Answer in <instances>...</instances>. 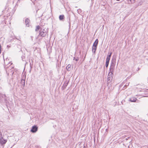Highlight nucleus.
I'll list each match as a JSON object with an SVG mask.
<instances>
[{
  "label": "nucleus",
  "mask_w": 148,
  "mask_h": 148,
  "mask_svg": "<svg viewBox=\"0 0 148 148\" xmlns=\"http://www.w3.org/2000/svg\"><path fill=\"white\" fill-rule=\"evenodd\" d=\"M4 132H5V131L0 132V143L2 145L5 144L7 142V140L4 139L2 136V133Z\"/></svg>",
  "instance_id": "f257e3e1"
},
{
  "label": "nucleus",
  "mask_w": 148,
  "mask_h": 148,
  "mask_svg": "<svg viewBox=\"0 0 148 148\" xmlns=\"http://www.w3.org/2000/svg\"><path fill=\"white\" fill-rule=\"evenodd\" d=\"M6 96L5 95L0 93V103H2L6 101Z\"/></svg>",
  "instance_id": "f03ea898"
},
{
  "label": "nucleus",
  "mask_w": 148,
  "mask_h": 148,
  "mask_svg": "<svg viewBox=\"0 0 148 148\" xmlns=\"http://www.w3.org/2000/svg\"><path fill=\"white\" fill-rule=\"evenodd\" d=\"M48 31H45V32H43L42 31H40L39 36H40L42 37H45L47 34Z\"/></svg>",
  "instance_id": "7ed1b4c3"
},
{
  "label": "nucleus",
  "mask_w": 148,
  "mask_h": 148,
  "mask_svg": "<svg viewBox=\"0 0 148 148\" xmlns=\"http://www.w3.org/2000/svg\"><path fill=\"white\" fill-rule=\"evenodd\" d=\"M115 64L113 62H112L111 64V65L110 69V72H113L114 69Z\"/></svg>",
  "instance_id": "20e7f679"
},
{
  "label": "nucleus",
  "mask_w": 148,
  "mask_h": 148,
  "mask_svg": "<svg viewBox=\"0 0 148 148\" xmlns=\"http://www.w3.org/2000/svg\"><path fill=\"white\" fill-rule=\"evenodd\" d=\"M38 130V127L36 125L33 126L32 129L31 130V131L32 133L36 132Z\"/></svg>",
  "instance_id": "39448f33"
},
{
  "label": "nucleus",
  "mask_w": 148,
  "mask_h": 148,
  "mask_svg": "<svg viewBox=\"0 0 148 148\" xmlns=\"http://www.w3.org/2000/svg\"><path fill=\"white\" fill-rule=\"evenodd\" d=\"M137 100V99L134 97H132L130 99V101L131 102H135L136 100Z\"/></svg>",
  "instance_id": "423d86ee"
},
{
  "label": "nucleus",
  "mask_w": 148,
  "mask_h": 148,
  "mask_svg": "<svg viewBox=\"0 0 148 148\" xmlns=\"http://www.w3.org/2000/svg\"><path fill=\"white\" fill-rule=\"evenodd\" d=\"M112 54V53L111 52L110 53L109 55H108L107 56L106 61L109 62Z\"/></svg>",
  "instance_id": "0eeeda50"
},
{
  "label": "nucleus",
  "mask_w": 148,
  "mask_h": 148,
  "mask_svg": "<svg viewBox=\"0 0 148 148\" xmlns=\"http://www.w3.org/2000/svg\"><path fill=\"white\" fill-rule=\"evenodd\" d=\"M25 23L27 26L29 27V20L28 18H27L25 19Z\"/></svg>",
  "instance_id": "6e6552de"
},
{
  "label": "nucleus",
  "mask_w": 148,
  "mask_h": 148,
  "mask_svg": "<svg viewBox=\"0 0 148 148\" xmlns=\"http://www.w3.org/2000/svg\"><path fill=\"white\" fill-rule=\"evenodd\" d=\"M5 131V132H3V133H2V136H3V137L5 135L7 134V131L4 130H0V132H1V131Z\"/></svg>",
  "instance_id": "1a4fd4ad"
},
{
  "label": "nucleus",
  "mask_w": 148,
  "mask_h": 148,
  "mask_svg": "<svg viewBox=\"0 0 148 148\" xmlns=\"http://www.w3.org/2000/svg\"><path fill=\"white\" fill-rule=\"evenodd\" d=\"M96 49H97V46H92V51L94 53H95Z\"/></svg>",
  "instance_id": "9d476101"
},
{
  "label": "nucleus",
  "mask_w": 148,
  "mask_h": 148,
  "mask_svg": "<svg viewBox=\"0 0 148 148\" xmlns=\"http://www.w3.org/2000/svg\"><path fill=\"white\" fill-rule=\"evenodd\" d=\"M98 40L97 39L94 43L93 46H97L98 43Z\"/></svg>",
  "instance_id": "9b49d317"
},
{
  "label": "nucleus",
  "mask_w": 148,
  "mask_h": 148,
  "mask_svg": "<svg viewBox=\"0 0 148 148\" xmlns=\"http://www.w3.org/2000/svg\"><path fill=\"white\" fill-rule=\"evenodd\" d=\"M71 65L70 64H69L66 66L67 70L68 71H70L71 70Z\"/></svg>",
  "instance_id": "f8f14e48"
},
{
  "label": "nucleus",
  "mask_w": 148,
  "mask_h": 148,
  "mask_svg": "<svg viewBox=\"0 0 148 148\" xmlns=\"http://www.w3.org/2000/svg\"><path fill=\"white\" fill-rule=\"evenodd\" d=\"M113 73L112 72H110L108 75V77H112Z\"/></svg>",
  "instance_id": "ddd939ff"
},
{
  "label": "nucleus",
  "mask_w": 148,
  "mask_h": 148,
  "mask_svg": "<svg viewBox=\"0 0 148 148\" xmlns=\"http://www.w3.org/2000/svg\"><path fill=\"white\" fill-rule=\"evenodd\" d=\"M64 15H60L59 16V19L60 20H62L64 19Z\"/></svg>",
  "instance_id": "4468645a"
},
{
  "label": "nucleus",
  "mask_w": 148,
  "mask_h": 148,
  "mask_svg": "<svg viewBox=\"0 0 148 148\" xmlns=\"http://www.w3.org/2000/svg\"><path fill=\"white\" fill-rule=\"evenodd\" d=\"M68 84V83H65L62 86V88H63V89H65L66 87L67 86V85Z\"/></svg>",
  "instance_id": "2eb2a0df"
},
{
  "label": "nucleus",
  "mask_w": 148,
  "mask_h": 148,
  "mask_svg": "<svg viewBox=\"0 0 148 148\" xmlns=\"http://www.w3.org/2000/svg\"><path fill=\"white\" fill-rule=\"evenodd\" d=\"M112 78V77H108V81H111Z\"/></svg>",
  "instance_id": "dca6fc26"
},
{
  "label": "nucleus",
  "mask_w": 148,
  "mask_h": 148,
  "mask_svg": "<svg viewBox=\"0 0 148 148\" xmlns=\"http://www.w3.org/2000/svg\"><path fill=\"white\" fill-rule=\"evenodd\" d=\"M40 27L39 26H37L36 27V28L35 29V31H38L40 29Z\"/></svg>",
  "instance_id": "f3484780"
},
{
  "label": "nucleus",
  "mask_w": 148,
  "mask_h": 148,
  "mask_svg": "<svg viewBox=\"0 0 148 148\" xmlns=\"http://www.w3.org/2000/svg\"><path fill=\"white\" fill-rule=\"evenodd\" d=\"M21 82L22 83H23V85H24V86L25 85V80L23 79H22L21 80Z\"/></svg>",
  "instance_id": "a211bd4d"
},
{
  "label": "nucleus",
  "mask_w": 148,
  "mask_h": 148,
  "mask_svg": "<svg viewBox=\"0 0 148 148\" xmlns=\"http://www.w3.org/2000/svg\"><path fill=\"white\" fill-rule=\"evenodd\" d=\"M109 62L106 61V67H107L108 66Z\"/></svg>",
  "instance_id": "6ab92c4d"
},
{
  "label": "nucleus",
  "mask_w": 148,
  "mask_h": 148,
  "mask_svg": "<svg viewBox=\"0 0 148 148\" xmlns=\"http://www.w3.org/2000/svg\"><path fill=\"white\" fill-rule=\"evenodd\" d=\"M73 60H76V61H77L79 60V58L78 57H74V59H73Z\"/></svg>",
  "instance_id": "aec40b11"
},
{
  "label": "nucleus",
  "mask_w": 148,
  "mask_h": 148,
  "mask_svg": "<svg viewBox=\"0 0 148 148\" xmlns=\"http://www.w3.org/2000/svg\"><path fill=\"white\" fill-rule=\"evenodd\" d=\"M40 31H42L43 32H45V31H47V29H43L42 30V29L40 30Z\"/></svg>",
  "instance_id": "412c9836"
},
{
  "label": "nucleus",
  "mask_w": 148,
  "mask_h": 148,
  "mask_svg": "<svg viewBox=\"0 0 148 148\" xmlns=\"http://www.w3.org/2000/svg\"><path fill=\"white\" fill-rule=\"evenodd\" d=\"M1 45H0V53H1Z\"/></svg>",
  "instance_id": "4be33fe9"
},
{
  "label": "nucleus",
  "mask_w": 148,
  "mask_h": 148,
  "mask_svg": "<svg viewBox=\"0 0 148 148\" xmlns=\"http://www.w3.org/2000/svg\"><path fill=\"white\" fill-rule=\"evenodd\" d=\"M127 86V85H125L124 86L123 88H126V86Z\"/></svg>",
  "instance_id": "5701e85b"
},
{
  "label": "nucleus",
  "mask_w": 148,
  "mask_h": 148,
  "mask_svg": "<svg viewBox=\"0 0 148 148\" xmlns=\"http://www.w3.org/2000/svg\"><path fill=\"white\" fill-rule=\"evenodd\" d=\"M18 40H20L19 39H18Z\"/></svg>",
  "instance_id": "b1692460"
},
{
  "label": "nucleus",
  "mask_w": 148,
  "mask_h": 148,
  "mask_svg": "<svg viewBox=\"0 0 148 148\" xmlns=\"http://www.w3.org/2000/svg\"><path fill=\"white\" fill-rule=\"evenodd\" d=\"M130 1H131V0H130Z\"/></svg>",
  "instance_id": "393cba45"
}]
</instances>
